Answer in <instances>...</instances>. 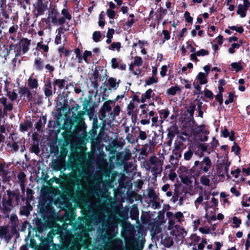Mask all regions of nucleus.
Here are the masks:
<instances>
[{
    "mask_svg": "<svg viewBox=\"0 0 250 250\" xmlns=\"http://www.w3.org/2000/svg\"><path fill=\"white\" fill-rule=\"evenodd\" d=\"M104 144L99 139H93L91 141V151L85 163V167L89 170L85 172H117L107 169L108 164L105 159L106 155L103 150Z\"/></svg>",
    "mask_w": 250,
    "mask_h": 250,
    "instance_id": "obj_1",
    "label": "nucleus"
},
{
    "mask_svg": "<svg viewBox=\"0 0 250 250\" xmlns=\"http://www.w3.org/2000/svg\"><path fill=\"white\" fill-rule=\"evenodd\" d=\"M70 154L68 160L65 164L61 160H54L52 163V167L55 171L63 172L66 169L71 172H85L81 168L83 167V162L85 159V150L78 144L70 146Z\"/></svg>",
    "mask_w": 250,
    "mask_h": 250,
    "instance_id": "obj_2",
    "label": "nucleus"
},
{
    "mask_svg": "<svg viewBox=\"0 0 250 250\" xmlns=\"http://www.w3.org/2000/svg\"><path fill=\"white\" fill-rule=\"evenodd\" d=\"M58 234L57 230L52 229L47 235L46 237L38 236L41 241V243L37 245L36 240L34 238L30 239L29 246L37 250H64L63 248L60 244H55L53 243L54 236Z\"/></svg>",
    "mask_w": 250,
    "mask_h": 250,
    "instance_id": "obj_3",
    "label": "nucleus"
},
{
    "mask_svg": "<svg viewBox=\"0 0 250 250\" xmlns=\"http://www.w3.org/2000/svg\"><path fill=\"white\" fill-rule=\"evenodd\" d=\"M38 212L43 220L52 222L56 214L55 208L51 203H47L46 200H42L38 205Z\"/></svg>",
    "mask_w": 250,
    "mask_h": 250,
    "instance_id": "obj_4",
    "label": "nucleus"
},
{
    "mask_svg": "<svg viewBox=\"0 0 250 250\" xmlns=\"http://www.w3.org/2000/svg\"><path fill=\"white\" fill-rule=\"evenodd\" d=\"M120 83V80H119L117 82L115 78L109 77L108 79L107 78L106 81L103 83V85L100 87L101 94L102 95L103 99H105L106 97L108 96L109 93L107 91L116 90L119 87Z\"/></svg>",
    "mask_w": 250,
    "mask_h": 250,
    "instance_id": "obj_5",
    "label": "nucleus"
},
{
    "mask_svg": "<svg viewBox=\"0 0 250 250\" xmlns=\"http://www.w3.org/2000/svg\"><path fill=\"white\" fill-rule=\"evenodd\" d=\"M63 140H61L59 141L60 145V152L59 157L60 160L64 161L68 153V146L70 142V136L69 134L62 133Z\"/></svg>",
    "mask_w": 250,
    "mask_h": 250,
    "instance_id": "obj_6",
    "label": "nucleus"
},
{
    "mask_svg": "<svg viewBox=\"0 0 250 250\" xmlns=\"http://www.w3.org/2000/svg\"><path fill=\"white\" fill-rule=\"evenodd\" d=\"M50 0H36L33 4V12L36 17L44 14L48 9Z\"/></svg>",
    "mask_w": 250,
    "mask_h": 250,
    "instance_id": "obj_7",
    "label": "nucleus"
},
{
    "mask_svg": "<svg viewBox=\"0 0 250 250\" xmlns=\"http://www.w3.org/2000/svg\"><path fill=\"white\" fill-rule=\"evenodd\" d=\"M135 230L132 226L124 228L122 236L124 238L126 245H130L135 242Z\"/></svg>",
    "mask_w": 250,
    "mask_h": 250,
    "instance_id": "obj_8",
    "label": "nucleus"
},
{
    "mask_svg": "<svg viewBox=\"0 0 250 250\" xmlns=\"http://www.w3.org/2000/svg\"><path fill=\"white\" fill-rule=\"evenodd\" d=\"M51 222L43 220L41 218H39L36 217L33 220V224L35 225V227L34 229L36 232L39 233H42L46 229H49L51 226Z\"/></svg>",
    "mask_w": 250,
    "mask_h": 250,
    "instance_id": "obj_9",
    "label": "nucleus"
},
{
    "mask_svg": "<svg viewBox=\"0 0 250 250\" xmlns=\"http://www.w3.org/2000/svg\"><path fill=\"white\" fill-rule=\"evenodd\" d=\"M19 93L21 95V97L23 95L26 96V99H23L25 101L33 102L36 104H40L41 102L42 97L41 96L39 95L37 91H34L35 95H37L38 97V100L36 101L35 98H33L31 91L25 86L19 87Z\"/></svg>",
    "mask_w": 250,
    "mask_h": 250,
    "instance_id": "obj_10",
    "label": "nucleus"
},
{
    "mask_svg": "<svg viewBox=\"0 0 250 250\" xmlns=\"http://www.w3.org/2000/svg\"><path fill=\"white\" fill-rule=\"evenodd\" d=\"M125 173H67L68 175H74L81 176L82 175H98L101 176H125ZM128 176L131 175V173H126ZM132 176L137 175L141 176V173H131Z\"/></svg>",
    "mask_w": 250,
    "mask_h": 250,
    "instance_id": "obj_11",
    "label": "nucleus"
},
{
    "mask_svg": "<svg viewBox=\"0 0 250 250\" xmlns=\"http://www.w3.org/2000/svg\"><path fill=\"white\" fill-rule=\"evenodd\" d=\"M147 169L149 170L151 169V172H157L160 168L162 169L160 165V162L158 161V158L155 156H150L149 161L146 163ZM162 169H160L159 172H162Z\"/></svg>",
    "mask_w": 250,
    "mask_h": 250,
    "instance_id": "obj_12",
    "label": "nucleus"
},
{
    "mask_svg": "<svg viewBox=\"0 0 250 250\" xmlns=\"http://www.w3.org/2000/svg\"><path fill=\"white\" fill-rule=\"evenodd\" d=\"M91 99H92L90 96L88 97V99L84 98V101L82 104L83 107V110L82 111H84V114L86 113L89 116L90 119L93 117L95 111L94 106L93 105L92 107L90 106Z\"/></svg>",
    "mask_w": 250,
    "mask_h": 250,
    "instance_id": "obj_13",
    "label": "nucleus"
},
{
    "mask_svg": "<svg viewBox=\"0 0 250 250\" xmlns=\"http://www.w3.org/2000/svg\"><path fill=\"white\" fill-rule=\"evenodd\" d=\"M112 104V101L111 100H108L107 101L105 102L101 108L100 110V119L103 121H105L106 118L107 117L106 113H107L108 114H110L109 112H111V104Z\"/></svg>",
    "mask_w": 250,
    "mask_h": 250,
    "instance_id": "obj_14",
    "label": "nucleus"
},
{
    "mask_svg": "<svg viewBox=\"0 0 250 250\" xmlns=\"http://www.w3.org/2000/svg\"><path fill=\"white\" fill-rule=\"evenodd\" d=\"M59 12L55 6H50L48 10V16L45 20L46 23L48 22H52L55 24L57 23V17Z\"/></svg>",
    "mask_w": 250,
    "mask_h": 250,
    "instance_id": "obj_15",
    "label": "nucleus"
},
{
    "mask_svg": "<svg viewBox=\"0 0 250 250\" xmlns=\"http://www.w3.org/2000/svg\"><path fill=\"white\" fill-rule=\"evenodd\" d=\"M129 158V156L125 155L122 152H118L116 155V165L118 168L123 167L125 161Z\"/></svg>",
    "mask_w": 250,
    "mask_h": 250,
    "instance_id": "obj_16",
    "label": "nucleus"
},
{
    "mask_svg": "<svg viewBox=\"0 0 250 250\" xmlns=\"http://www.w3.org/2000/svg\"><path fill=\"white\" fill-rule=\"evenodd\" d=\"M84 114V111H78L77 114L72 112V119L71 120L72 125H75L85 123L83 118Z\"/></svg>",
    "mask_w": 250,
    "mask_h": 250,
    "instance_id": "obj_17",
    "label": "nucleus"
},
{
    "mask_svg": "<svg viewBox=\"0 0 250 250\" xmlns=\"http://www.w3.org/2000/svg\"><path fill=\"white\" fill-rule=\"evenodd\" d=\"M7 99L5 97L0 98V104H1L3 106L4 114L6 117L8 116L7 112L11 111L13 109V104L12 103H7Z\"/></svg>",
    "mask_w": 250,
    "mask_h": 250,
    "instance_id": "obj_18",
    "label": "nucleus"
},
{
    "mask_svg": "<svg viewBox=\"0 0 250 250\" xmlns=\"http://www.w3.org/2000/svg\"><path fill=\"white\" fill-rule=\"evenodd\" d=\"M31 43V40L27 38H22L20 42H19V47L21 48V50L23 54H25L29 49V45Z\"/></svg>",
    "mask_w": 250,
    "mask_h": 250,
    "instance_id": "obj_19",
    "label": "nucleus"
},
{
    "mask_svg": "<svg viewBox=\"0 0 250 250\" xmlns=\"http://www.w3.org/2000/svg\"><path fill=\"white\" fill-rule=\"evenodd\" d=\"M211 166V162L208 156L205 157L203 160L200 162V167L199 169H200L199 171L200 172L202 170H203L204 172H207L208 169Z\"/></svg>",
    "mask_w": 250,
    "mask_h": 250,
    "instance_id": "obj_20",
    "label": "nucleus"
},
{
    "mask_svg": "<svg viewBox=\"0 0 250 250\" xmlns=\"http://www.w3.org/2000/svg\"><path fill=\"white\" fill-rule=\"evenodd\" d=\"M67 81L63 79H54L53 82V92L54 93H55L57 87L60 89L62 90V89L66 84H67Z\"/></svg>",
    "mask_w": 250,
    "mask_h": 250,
    "instance_id": "obj_21",
    "label": "nucleus"
},
{
    "mask_svg": "<svg viewBox=\"0 0 250 250\" xmlns=\"http://www.w3.org/2000/svg\"><path fill=\"white\" fill-rule=\"evenodd\" d=\"M73 133L79 136L86 133V125L85 123L74 125Z\"/></svg>",
    "mask_w": 250,
    "mask_h": 250,
    "instance_id": "obj_22",
    "label": "nucleus"
},
{
    "mask_svg": "<svg viewBox=\"0 0 250 250\" xmlns=\"http://www.w3.org/2000/svg\"><path fill=\"white\" fill-rule=\"evenodd\" d=\"M43 91L46 97L49 98L53 95L54 92L52 89V83L50 79L45 81L43 86Z\"/></svg>",
    "mask_w": 250,
    "mask_h": 250,
    "instance_id": "obj_23",
    "label": "nucleus"
},
{
    "mask_svg": "<svg viewBox=\"0 0 250 250\" xmlns=\"http://www.w3.org/2000/svg\"><path fill=\"white\" fill-rule=\"evenodd\" d=\"M152 220L149 213L147 212H142L141 216V220L143 224L151 226L155 222L154 220Z\"/></svg>",
    "mask_w": 250,
    "mask_h": 250,
    "instance_id": "obj_24",
    "label": "nucleus"
},
{
    "mask_svg": "<svg viewBox=\"0 0 250 250\" xmlns=\"http://www.w3.org/2000/svg\"><path fill=\"white\" fill-rule=\"evenodd\" d=\"M32 127V123L28 119L24 120L23 123L20 124V130L22 132H27L28 130V128Z\"/></svg>",
    "mask_w": 250,
    "mask_h": 250,
    "instance_id": "obj_25",
    "label": "nucleus"
},
{
    "mask_svg": "<svg viewBox=\"0 0 250 250\" xmlns=\"http://www.w3.org/2000/svg\"><path fill=\"white\" fill-rule=\"evenodd\" d=\"M57 104L58 106H60V107L58 109L59 110V115H61V111L62 110L63 111L67 110L68 109L70 110L69 106L68 104V101L66 99H64L63 100V102H58L57 103Z\"/></svg>",
    "mask_w": 250,
    "mask_h": 250,
    "instance_id": "obj_26",
    "label": "nucleus"
},
{
    "mask_svg": "<svg viewBox=\"0 0 250 250\" xmlns=\"http://www.w3.org/2000/svg\"><path fill=\"white\" fill-rule=\"evenodd\" d=\"M69 27V25H68V27ZM59 32L58 34L56 35V38L55 39V43L56 44H59L61 43L62 37L61 34H63L64 33L63 31H66L69 30V28H65L63 27H60L59 29Z\"/></svg>",
    "mask_w": 250,
    "mask_h": 250,
    "instance_id": "obj_27",
    "label": "nucleus"
},
{
    "mask_svg": "<svg viewBox=\"0 0 250 250\" xmlns=\"http://www.w3.org/2000/svg\"><path fill=\"white\" fill-rule=\"evenodd\" d=\"M229 163H222L218 164L216 166L217 172H228Z\"/></svg>",
    "mask_w": 250,
    "mask_h": 250,
    "instance_id": "obj_28",
    "label": "nucleus"
},
{
    "mask_svg": "<svg viewBox=\"0 0 250 250\" xmlns=\"http://www.w3.org/2000/svg\"><path fill=\"white\" fill-rule=\"evenodd\" d=\"M179 177L181 178L182 182L187 185H189L190 184H192V181L191 179L192 178V177L191 176L188 175H185L183 174L184 173H179Z\"/></svg>",
    "mask_w": 250,
    "mask_h": 250,
    "instance_id": "obj_29",
    "label": "nucleus"
},
{
    "mask_svg": "<svg viewBox=\"0 0 250 250\" xmlns=\"http://www.w3.org/2000/svg\"><path fill=\"white\" fill-rule=\"evenodd\" d=\"M197 83L201 85L206 84L208 83L206 75L203 72H199L196 77Z\"/></svg>",
    "mask_w": 250,
    "mask_h": 250,
    "instance_id": "obj_30",
    "label": "nucleus"
},
{
    "mask_svg": "<svg viewBox=\"0 0 250 250\" xmlns=\"http://www.w3.org/2000/svg\"><path fill=\"white\" fill-rule=\"evenodd\" d=\"M130 218L132 220H138L139 209L136 206H133L130 211Z\"/></svg>",
    "mask_w": 250,
    "mask_h": 250,
    "instance_id": "obj_31",
    "label": "nucleus"
},
{
    "mask_svg": "<svg viewBox=\"0 0 250 250\" xmlns=\"http://www.w3.org/2000/svg\"><path fill=\"white\" fill-rule=\"evenodd\" d=\"M249 9L245 7L242 4H239L238 5V9L236 11V13L239 15L240 17L244 18L246 16L247 11Z\"/></svg>",
    "mask_w": 250,
    "mask_h": 250,
    "instance_id": "obj_32",
    "label": "nucleus"
},
{
    "mask_svg": "<svg viewBox=\"0 0 250 250\" xmlns=\"http://www.w3.org/2000/svg\"><path fill=\"white\" fill-rule=\"evenodd\" d=\"M194 151V146H188V151H186L184 154V159L187 161L189 160L193 154Z\"/></svg>",
    "mask_w": 250,
    "mask_h": 250,
    "instance_id": "obj_33",
    "label": "nucleus"
},
{
    "mask_svg": "<svg viewBox=\"0 0 250 250\" xmlns=\"http://www.w3.org/2000/svg\"><path fill=\"white\" fill-rule=\"evenodd\" d=\"M121 107L119 105H116L113 110L109 114V119L114 120L116 116H118L120 114Z\"/></svg>",
    "mask_w": 250,
    "mask_h": 250,
    "instance_id": "obj_34",
    "label": "nucleus"
},
{
    "mask_svg": "<svg viewBox=\"0 0 250 250\" xmlns=\"http://www.w3.org/2000/svg\"><path fill=\"white\" fill-rule=\"evenodd\" d=\"M152 90L151 88L147 89L146 92L142 94L140 102L144 103L146 99H149L151 97Z\"/></svg>",
    "mask_w": 250,
    "mask_h": 250,
    "instance_id": "obj_35",
    "label": "nucleus"
},
{
    "mask_svg": "<svg viewBox=\"0 0 250 250\" xmlns=\"http://www.w3.org/2000/svg\"><path fill=\"white\" fill-rule=\"evenodd\" d=\"M28 85L31 89L37 88L39 85L38 80L36 78H29L28 80Z\"/></svg>",
    "mask_w": 250,
    "mask_h": 250,
    "instance_id": "obj_36",
    "label": "nucleus"
},
{
    "mask_svg": "<svg viewBox=\"0 0 250 250\" xmlns=\"http://www.w3.org/2000/svg\"><path fill=\"white\" fill-rule=\"evenodd\" d=\"M46 122V116H42V118H40L39 121L36 124L35 128L38 131H40L42 128L43 125H44Z\"/></svg>",
    "mask_w": 250,
    "mask_h": 250,
    "instance_id": "obj_37",
    "label": "nucleus"
},
{
    "mask_svg": "<svg viewBox=\"0 0 250 250\" xmlns=\"http://www.w3.org/2000/svg\"><path fill=\"white\" fill-rule=\"evenodd\" d=\"M196 104L191 103L188 108L187 109V112L189 114L188 118H192L193 119V116H194V113L196 109Z\"/></svg>",
    "mask_w": 250,
    "mask_h": 250,
    "instance_id": "obj_38",
    "label": "nucleus"
},
{
    "mask_svg": "<svg viewBox=\"0 0 250 250\" xmlns=\"http://www.w3.org/2000/svg\"><path fill=\"white\" fill-rule=\"evenodd\" d=\"M242 61H240L238 62H234L231 63L230 65L233 69L232 70H235L236 72H238L243 69V66L241 64Z\"/></svg>",
    "mask_w": 250,
    "mask_h": 250,
    "instance_id": "obj_39",
    "label": "nucleus"
},
{
    "mask_svg": "<svg viewBox=\"0 0 250 250\" xmlns=\"http://www.w3.org/2000/svg\"><path fill=\"white\" fill-rule=\"evenodd\" d=\"M132 184L129 182H120L119 188L121 189L123 188L126 189L127 191H128L132 188Z\"/></svg>",
    "mask_w": 250,
    "mask_h": 250,
    "instance_id": "obj_40",
    "label": "nucleus"
},
{
    "mask_svg": "<svg viewBox=\"0 0 250 250\" xmlns=\"http://www.w3.org/2000/svg\"><path fill=\"white\" fill-rule=\"evenodd\" d=\"M183 190L180 191L179 189V188L176 186L174 189V194L172 196L171 200L173 202L175 203L176 201L178 200L179 198L180 197V195L182 193Z\"/></svg>",
    "mask_w": 250,
    "mask_h": 250,
    "instance_id": "obj_41",
    "label": "nucleus"
},
{
    "mask_svg": "<svg viewBox=\"0 0 250 250\" xmlns=\"http://www.w3.org/2000/svg\"><path fill=\"white\" fill-rule=\"evenodd\" d=\"M148 197L152 202H156L158 198V195L156 194L153 188H149L148 191Z\"/></svg>",
    "mask_w": 250,
    "mask_h": 250,
    "instance_id": "obj_42",
    "label": "nucleus"
},
{
    "mask_svg": "<svg viewBox=\"0 0 250 250\" xmlns=\"http://www.w3.org/2000/svg\"><path fill=\"white\" fill-rule=\"evenodd\" d=\"M34 65L37 70L41 71L43 68V61L40 58H36L34 62Z\"/></svg>",
    "mask_w": 250,
    "mask_h": 250,
    "instance_id": "obj_43",
    "label": "nucleus"
},
{
    "mask_svg": "<svg viewBox=\"0 0 250 250\" xmlns=\"http://www.w3.org/2000/svg\"><path fill=\"white\" fill-rule=\"evenodd\" d=\"M31 208V206H23L21 208L20 214L22 215L28 216L30 214V209Z\"/></svg>",
    "mask_w": 250,
    "mask_h": 250,
    "instance_id": "obj_44",
    "label": "nucleus"
},
{
    "mask_svg": "<svg viewBox=\"0 0 250 250\" xmlns=\"http://www.w3.org/2000/svg\"><path fill=\"white\" fill-rule=\"evenodd\" d=\"M5 239H10L11 237L8 235V231L7 228L5 227H1L0 228V237H3Z\"/></svg>",
    "mask_w": 250,
    "mask_h": 250,
    "instance_id": "obj_45",
    "label": "nucleus"
},
{
    "mask_svg": "<svg viewBox=\"0 0 250 250\" xmlns=\"http://www.w3.org/2000/svg\"><path fill=\"white\" fill-rule=\"evenodd\" d=\"M181 90L180 88L177 86H171L167 90V93L168 95L174 96L175 95L177 92L180 91Z\"/></svg>",
    "mask_w": 250,
    "mask_h": 250,
    "instance_id": "obj_46",
    "label": "nucleus"
},
{
    "mask_svg": "<svg viewBox=\"0 0 250 250\" xmlns=\"http://www.w3.org/2000/svg\"><path fill=\"white\" fill-rule=\"evenodd\" d=\"M61 14L64 18L67 20H71L72 19L71 15L69 12L68 9L63 8L61 11Z\"/></svg>",
    "mask_w": 250,
    "mask_h": 250,
    "instance_id": "obj_47",
    "label": "nucleus"
},
{
    "mask_svg": "<svg viewBox=\"0 0 250 250\" xmlns=\"http://www.w3.org/2000/svg\"><path fill=\"white\" fill-rule=\"evenodd\" d=\"M30 151L35 153L36 155H38L40 152L39 144L38 143L36 144L35 143H34L31 147Z\"/></svg>",
    "mask_w": 250,
    "mask_h": 250,
    "instance_id": "obj_48",
    "label": "nucleus"
},
{
    "mask_svg": "<svg viewBox=\"0 0 250 250\" xmlns=\"http://www.w3.org/2000/svg\"><path fill=\"white\" fill-rule=\"evenodd\" d=\"M241 150L240 147L235 142H234L231 147V151H233L236 155H238L240 154Z\"/></svg>",
    "mask_w": 250,
    "mask_h": 250,
    "instance_id": "obj_49",
    "label": "nucleus"
},
{
    "mask_svg": "<svg viewBox=\"0 0 250 250\" xmlns=\"http://www.w3.org/2000/svg\"><path fill=\"white\" fill-rule=\"evenodd\" d=\"M162 34L164 36V38L162 39V43H164L166 41L169 40L170 38V32L167 30H163Z\"/></svg>",
    "mask_w": 250,
    "mask_h": 250,
    "instance_id": "obj_50",
    "label": "nucleus"
},
{
    "mask_svg": "<svg viewBox=\"0 0 250 250\" xmlns=\"http://www.w3.org/2000/svg\"><path fill=\"white\" fill-rule=\"evenodd\" d=\"M132 167V164L131 162H128L127 161H125V165H124L122 170V172H132L129 169Z\"/></svg>",
    "mask_w": 250,
    "mask_h": 250,
    "instance_id": "obj_51",
    "label": "nucleus"
},
{
    "mask_svg": "<svg viewBox=\"0 0 250 250\" xmlns=\"http://www.w3.org/2000/svg\"><path fill=\"white\" fill-rule=\"evenodd\" d=\"M197 148L200 150V157H202L204 155V152L208 150V146L203 144H200Z\"/></svg>",
    "mask_w": 250,
    "mask_h": 250,
    "instance_id": "obj_52",
    "label": "nucleus"
},
{
    "mask_svg": "<svg viewBox=\"0 0 250 250\" xmlns=\"http://www.w3.org/2000/svg\"><path fill=\"white\" fill-rule=\"evenodd\" d=\"M102 37V34L100 31H95L93 33V40L96 42H98L100 41Z\"/></svg>",
    "mask_w": 250,
    "mask_h": 250,
    "instance_id": "obj_53",
    "label": "nucleus"
},
{
    "mask_svg": "<svg viewBox=\"0 0 250 250\" xmlns=\"http://www.w3.org/2000/svg\"><path fill=\"white\" fill-rule=\"evenodd\" d=\"M158 113L161 117L163 116L164 119H166L169 114V112L167 109L159 110Z\"/></svg>",
    "mask_w": 250,
    "mask_h": 250,
    "instance_id": "obj_54",
    "label": "nucleus"
},
{
    "mask_svg": "<svg viewBox=\"0 0 250 250\" xmlns=\"http://www.w3.org/2000/svg\"><path fill=\"white\" fill-rule=\"evenodd\" d=\"M7 146L11 148V150H13L14 152H17L19 148V146L18 145V143L15 141H13L11 144L10 143H8Z\"/></svg>",
    "mask_w": 250,
    "mask_h": 250,
    "instance_id": "obj_55",
    "label": "nucleus"
},
{
    "mask_svg": "<svg viewBox=\"0 0 250 250\" xmlns=\"http://www.w3.org/2000/svg\"><path fill=\"white\" fill-rule=\"evenodd\" d=\"M121 47V43L120 42H113L111 43L109 47L110 50H114L116 49L117 51H119Z\"/></svg>",
    "mask_w": 250,
    "mask_h": 250,
    "instance_id": "obj_56",
    "label": "nucleus"
},
{
    "mask_svg": "<svg viewBox=\"0 0 250 250\" xmlns=\"http://www.w3.org/2000/svg\"><path fill=\"white\" fill-rule=\"evenodd\" d=\"M157 78H154V76H152L149 77L148 79L146 81V85H150L154 83H157Z\"/></svg>",
    "mask_w": 250,
    "mask_h": 250,
    "instance_id": "obj_57",
    "label": "nucleus"
},
{
    "mask_svg": "<svg viewBox=\"0 0 250 250\" xmlns=\"http://www.w3.org/2000/svg\"><path fill=\"white\" fill-rule=\"evenodd\" d=\"M202 104L203 103L200 101H198V103L197 104V110L198 111V116L201 118L203 117L204 114L203 111L202 110Z\"/></svg>",
    "mask_w": 250,
    "mask_h": 250,
    "instance_id": "obj_58",
    "label": "nucleus"
},
{
    "mask_svg": "<svg viewBox=\"0 0 250 250\" xmlns=\"http://www.w3.org/2000/svg\"><path fill=\"white\" fill-rule=\"evenodd\" d=\"M15 91V90H13V91L12 92H11L10 91H8L7 92V95L9 97V99L12 101H15L18 97V95Z\"/></svg>",
    "mask_w": 250,
    "mask_h": 250,
    "instance_id": "obj_59",
    "label": "nucleus"
},
{
    "mask_svg": "<svg viewBox=\"0 0 250 250\" xmlns=\"http://www.w3.org/2000/svg\"><path fill=\"white\" fill-rule=\"evenodd\" d=\"M176 132V129H169L167 133V138L169 139V141H171L172 139L175 137Z\"/></svg>",
    "mask_w": 250,
    "mask_h": 250,
    "instance_id": "obj_60",
    "label": "nucleus"
},
{
    "mask_svg": "<svg viewBox=\"0 0 250 250\" xmlns=\"http://www.w3.org/2000/svg\"><path fill=\"white\" fill-rule=\"evenodd\" d=\"M143 64V60L142 58L139 56H136L134 58V61L133 62V65H135L136 66H141Z\"/></svg>",
    "mask_w": 250,
    "mask_h": 250,
    "instance_id": "obj_61",
    "label": "nucleus"
},
{
    "mask_svg": "<svg viewBox=\"0 0 250 250\" xmlns=\"http://www.w3.org/2000/svg\"><path fill=\"white\" fill-rule=\"evenodd\" d=\"M146 137L147 136L146 132L139 129L137 139L141 140H145L146 139Z\"/></svg>",
    "mask_w": 250,
    "mask_h": 250,
    "instance_id": "obj_62",
    "label": "nucleus"
},
{
    "mask_svg": "<svg viewBox=\"0 0 250 250\" xmlns=\"http://www.w3.org/2000/svg\"><path fill=\"white\" fill-rule=\"evenodd\" d=\"M92 56V52L90 51L85 50L82 56V59H83L84 61L87 63H88V57Z\"/></svg>",
    "mask_w": 250,
    "mask_h": 250,
    "instance_id": "obj_63",
    "label": "nucleus"
},
{
    "mask_svg": "<svg viewBox=\"0 0 250 250\" xmlns=\"http://www.w3.org/2000/svg\"><path fill=\"white\" fill-rule=\"evenodd\" d=\"M204 95L206 98L212 100L213 98V94L212 92L208 89H205L204 90Z\"/></svg>",
    "mask_w": 250,
    "mask_h": 250,
    "instance_id": "obj_64",
    "label": "nucleus"
}]
</instances>
